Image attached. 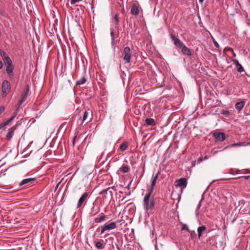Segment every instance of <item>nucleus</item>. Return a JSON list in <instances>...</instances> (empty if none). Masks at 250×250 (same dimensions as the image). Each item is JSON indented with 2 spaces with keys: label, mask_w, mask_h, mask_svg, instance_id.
I'll return each instance as SVG.
<instances>
[{
  "label": "nucleus",
  "mask_w": 250,
  "mask_h": 250,
  "mask_svg": "<svg viewBox=\"0 0 250 250\" xmlns=\"http://www.w3.org/2000/svg\"><path fill=\"white\" fill-rule=\"evenodd\" d=\"M143 202L144 208L146 211L149 210H152L154 208L155 202L153 199L150 200L148 196H145Z\"/></svg>",
  "instance_id": "1"
},
{
  "label": "nucleus",
  "mask_w": 250,
  "mask_h": 250,
  "mask_svg": "<svg viewBox=\"0 0 250 250\" xmlns=\"http://www.w3.org/2000/svg\"><path fill=\"white\" fill-rule=\"evenodd\" d=\"M117 227L116 224L114 222L104 224L101 228V233L103 234L106 231L115 229Z\"/></svg>",
  "instance_id": "2"
},
{
  "label": "nucleus",
  "mask_w": 250,
  "mask_h": 250,
  "mask_svg": "<svg viewBox=\"0 0 250 250\" xmlns=\"http://www.w3.org/2000/svg\"><path fill=\"white\" fill-rule=\"evenodd\" d=\"M6 65V72L10 78L13 76L14 66L12 60L4 62Z\"/></svg>",
  "instance_id": "3"
},
{
  "label": "nucleus",
  "mask_w": 250,
  "mask_h": 250,
  "mask_svg": "<svg viewBox=\"0 0 250 250\" xmlns=\"http://www.w3.org/2000/svg\"><path fill=\"white\" fill-rule=\"evenodd\" d=\"M112 187H109L106 189L103 190L100 194L103 195L105 199H107L108 200H111L112 198L113 192L112 189H113Z\"/></svg>",
  "instance_id": "4"
},
{
  "label": "nucleus",
  "mask_w": 250,
  "mask_h": 250,
  "mask_svg": "<svg viewBox=\"0 0 250 250\" xmlns=\"http://www.w3.org/2000/svg\"><path fill=\"white\" fill-rule=\"evenodd\" d=\"M212 136L215 139V142L217 143L218 142H222L225 140L226 137V135L223 132H215L213 133Z\"/></svg>",
  "instance_id": "5"
},
{
  "label": "nucleus",
  "mask_w": 250,
  "mask_h": 250,
  "mask_svg": "<svg viewBox=\"0 0 250 250\" xmlns=\"http://www.w3.org/2000/svg\"><path fill=\"white\" fill-rule=\"evenodd\" d=\"M123 54L124 55V60L125 61V62H129L131 58V50L130 47L128 46L125 47Z\"/></svg>",
  "instance_id": "6"
},
{
  "label": "nucleus",
  "mask_w": 250,
  "mask_h": 250,
  "mask_svg": "<svg viewBox=\"0 0 250 250\" xmlns=\"http://www.w3.org/2000/svg\"><path fill=\"white\" fill-rule=\"evenodd\" d=\"M170 37L175 46L179 48H181L185 44L177 38L174 34H171Z\"/></svg>",
  "instance_id": "7"
},
{
  "label": "nucleus",
  "mask_w": 250,
  "mask_h": 250,
  "mask_svg": "<svg viewBox=\"0 0 250 250\" xmlns=\"http://www.w3.org/2000/svg\"><path fill=\"white\" fill-rule=\"evenodd\" d=\"M11 86L7 80H4L2 83V91L5 96L10 91Z\"/></svg>",
  "instance_id": "8"
},
{
  "label": "nucleus",
  "mask_w": 250,
  "mask_h": 250,
  "mask_svg": "<svg viewBox=\"0 0 250 250\" xmlns=\"http://www.w3.org/2000/svg\"><path fill=\"white\" fill-rule=\"evenodd\" d=\"M29 91V85L26 86L25 90L24 93L21 95V98L20 101L19 102V106L21 105V104L26 100L27 95Z\"/></svg>",
  "instance_id": "9"
},
{
  "label": "nucleus",
  "mask_w": 250,
  "mask_h": 250,
  "mask_svg": "<svg viewBox=\"0 0 250 250\" xmlns=\"http://www.w3.org/2000/svg\"><path fill=\"white\" fill-rule=\"evenodd\" d=\"M88 193L86 192H85L83 194L81 197L80 198L78 203L77 204V208H80L83 202L86 200L88 198Z\"/></svg>",
  "instance_id": "10"
},
{
  "label": "nucleus",
  "mask_w": 250,
  "mask_h": 250,
  "mask_svg": "<svg viewBox=\"0 0 250 250\" xmlns=\"http://www.w3.org/2000/svg\"><path fill=\"white\" fill-rule=\"evenodd\" d=\"M177 186L185 188L187 185V180L185 178H181L176 181Z\"/></svg>",
  "instance_id": "11"
},
{
  "label": "nucleus",
  "mask_w": 250,
  "mask_h": 250,
  "mask_svg": "<svg viewBox=\"0 0 250 250\" xmlns=\"http://www.w3.org/2000/svg\"><path fill=\"white\" fill-rule=\"evenodd\" d=\"M250 145V141L248 142H239V143H235L231 144L229 146H226L225 148H228V147H232L234 146H246Z\"/></svg>",
  "instance_id": "12"
},
{
  "label": "nucleus",
  "mask_w": 250,
  "mask_h": 250,
  "mask_svg": "<svg viewBox=\"0 0 250 250\" xmlns=\"http://www.w3.org/2000/svg\"><path fill=\"white\" fill-rule=\"evenodd\" d=\"M106 216L103 212L99 214V217H95L94 221L95 223L99 224L105 220Z\"/></svg>",
  "instance_id": "13"
},
{
  "label": "nucleus",
  "mask_w": 250,
  "mask_h": 250,
  "mask_svg": "<svg viewBox=\"0 0 250 250\" xmlns=\"http://www.w3.org/2000/svg\"><path fill=\"white\" fill-rule=\"evenodd\" d=\"M94 243L95 244L96 248L99 250H104L105 248V243L104 244V240H100L99 241H94Z\"/></svg>",
  "instance_id": "14"
},
{
  "label": "nucleus",
  "mask_w": 250,
  "mask_h": 250,
  "mask_svg": "<svg viewBox=\"0 0 250 250\" xmlns=\"http://www.w3.org/2000/svg\"><path fill=\"white\" fill-rule=\"evenodd\" d=\"M181 49V52L184 55H187L188 56H190L192 55L191 52L189 48L187 47L185 44L183 45Z\"/></svg>",
  "instance_id": "15"
},
{
  "label": "nucleus",
  "mask_w": 250,
  "mask_h": 250,
  "mask_svg": "<svg viewBox=\"0 0 250 250\" xmlns=\"http://www.w3.org/2000/svg\"><path fill=\"white\" fill-rule=\"evenodd\" d=\"M15 130V127H11L8 130V132L6 134V137L8 140H10L13 137L14 131Z\"/></svg>",
  "instance_id": "16"
},
{
  "label": "nucleus",
  "mask_w": 250,
  "mask_h": 250,
  "mask_svg": "<svg viewBox=\"0 0 250 250\" xmlns=\"http://www.w3.org/2000/svg\"><path fill=\"white\" fill-rule=\"evenodd\" d=\"M130 13L132 15L134 16H137L139 14V10L137 4H133L131 8Z\"/></svg>",
  "instance_id": "17"
},
{
  "label": "nucleus",
  "mask_w": 250,
  "mask_h": 250,
  "mask_svg": "<svg viewBox=\"0 0 250 250\" xmlns=\"http://www.w3.org/2000/svg\"><path fill=\"white\" fill-rule=\"evenodd\" d=\"M35 180V178H29L27 179H23L19 183V186L21 187L22 185L27 184H30L32 183L33 181H34Z\"/></svg>",
  "instance_id": "18"
},
{
  "label": "nucleus",
  "mask_w": 250,
  "mask_h": 250,
  "mask_svg": "<svg viewBox=\"0 0 250 250\" xmlns=\"http://www.w3.org/2000/svg\"><path fill=\"white\" fill-rule=\"evenodd\" d=\"M0 56H1L4 62H6L7 61H9L11 60L10 58L7 55L6 53L3 50H0Z\"/></svg>",
  "instance_id": "19"
},
{
  "label": "nucleus",
  "mask_w": 250,
  "mask_h": 250,
  "mask_svg": "<svg viewBox=\"0 0 250 250\" xmlns=\"http://www.w3.org/2000/svg\"><path fill=\"white\" fill-rule=\"evenodd\" d=\"M245 104V101L237 102L235 105V108L239 111H240L243 108Z\"/></svg>",
  "instance_id": "20"
},
{
  "label": "nucleus",
  "mask_w": 250,
  "mask_h": 250,
  "mask_svg": "<svg viewBox=\"0 0 250 250\" xmlns=\"http://www.w3.org/2000/svg\"><path fill=\"white\" fill-rule=\"evenodd\" d=\"M89 113H92V111L90 110H85L83 112V118L81 121V125H82L85 121L87 119V117Z\"/></svg>",
  "instance_id": "21"
},
{
  "label": "nucleus",
  "mask_w": 250,
  "mask_h": 250,
  "mask_svg": "<svg viewBox=\"0 0 250 250\" xmlns=\"http://www.w3.org/2000/svg\"><path fill=\"white\" fill-rule=\"evenodd\" d=\"M111 32H110V36L111 38V45L112 47L114 48V49H115V34L114 30L110 29Z\"/></svg>",
  "instance_id": "22"
},
{
  "label": "nucleus",
  "mask_w": 250,
  "mask_h": 250,
  "mask_svg": "<svg viewBox=\"0 0 250 250\" xmlns=\"http://www.w3.org/2000/svg\"><path fill=\"white\" fill-rule=\"evenodd\" d=\"M159 174H160V172H158L155 176L153 175V176L152 177V179H151L152 181H151V186L155 187Z\"/></svg>",
  "instance_id": "23"
},
{
  "label": "nucleus",
  "mask_w": 250,
  "mask_h": 250,
  "mask_svg": "<svg viewBox=\"0 0 250 250\" xmlns=\"http://www.w3.org/2000/svg\"><path fill=\"white\" fill-rule=\"evenodd\" d=\"M206 229V227L205 226H199L197 229V232L198 237H200L202 235V232Z\"/></svg>",
  "instance_id": "24"
},
{
  "label": "nucleus",
  "mask_w": 250,
  "mask_h": 250,
  "mask_svg": "<svg viewBox=\"0 0 250 250\" xmlns=\"http://www.w3.org/2000/svg\"><path fill=\"white\" fill-rule=\"evenodd\" d=\"M86 79L84 76L82 77L80 80L76 82V85H80L85 83L86 82Z\"/></svg>",
  "instance_id": "25"
},
{
  "label": "nucleus",
  "mask_w": 250,
  "mask_h": 250,
  "mask_svg": "<svg viewBox=\"0 0 250 250\" xmlns=\"http://www.w3.org/2000/svg\"><path fill=\"white\" fill-rule=\"evenodd\" d=\"M146 124L149 125H154L155 122L152 118H146L145 120Z\"/></svg>",
  "instance_id": "26"
},
{
  "label": "nucleus",
  "mask_w": 250,
  "mask_h": 250,
  "mask_svg": "<svg viewBox=\"0 0 250 250\" xmlns=\"http://www.w3.org/2000/svg\"><path fill=\"white\" fill-rule=\"evenodd\" d=\"M129 167L127 165H123L120 168V170L122 171L123 173H126L129 170Z\"/></svg>",
  "instance_id": "27"
},
{
  "label": "nucleus",
  "mask_w": 250,
  "mask_h": 250,
  "mask_svg": "<svg viewBox=\"0 0 250 250\" xmlns=\"http://www.w3.org/2000/svg\"><path fill=\"white\" fill-rule=\"evenodd\" d=\"M17 114L16 112H14L13 115L11 116V118H10V119L5 121V122L6 123L7 125L14 119V118L16 116Z\"/></svg>",
  "instance_id": "28"
},
{
  "label": "nucleus",
  "mask_w": 250,
  "mask_h": 250,
  "mask_svg": "<svg viewBox=\"0 0 250 250\" xmlns=\"http://www.w3.org/2000/svg\"><path fill=\"white\" fill-rule=\"evenodd\" d=\"M120 148L122 151H125L127 148L126 143L125 142L122 143L120 145Z\"/></svg>",
  "instance_id": "29"
},
{
  "label": "nucleus",
  "mask_w": 250,
  "mask_h": 250,
  "mask_svg": "<svg viewBox=\"0 0 250 250\" xmlns=\"http://www.w3.org/2000/svg\"><path fill=\"white\" fill-rule=\"evenodd\" d=\"M154 187L151 186V187L148 189V193H147L145 195V196H148L149 198H150L152 193L153 192V189H154Z\"/></svg>",
  "instance_id": "30"
},
{
  "label": "nucleus",
  "mask_w": 250,
  "mask_h": 250,
  "mask_svg": "<svg viewBox=\"0 0 250 250\" xmlns=\"http://www.w3.org/2000/svg\"><path fill=\"white\" fill-rule=\"evenodd\" d=\"M237 71L239 72H242L244 71V69L241 64L240 63L238 64L237 66Z\"/></svg>",
  "instance_id": "31"
},
{
  "label": "nucleus",
  "mask_w": 250,
  "mask_h": 250,
  "mask_svg": "<svg viewBox=\"0 0 250 250\" xmlns=\"http://www.w3.org/2000/svg\"><path fill=\"white\" fill-rule=\"evenodd\" d=\"M182 230H187L189 231L188 227L186 224H183L182 227Z\"/></svg>",
  "instance_id": "32"
},
{
  "label": "nucleus",
  "mask_w": 250,
  "mask_h": 250,
  "mask_svg": "<svg viewBox=\"0 0 250 250\" xmlns=\"http://www.w3.org/2000/svg\"><path fill=\"white\" fill-rule=\"evenodd\" d=\"M7 125L6 124V123L5 122V121L1 124H0V129H1V128H2L3 127H5V126H6Z\"/></svg>",
  "instance_id": "33"
},
{
  "label": "nucleus",
  "mask_w": 250,
  "mask_h": 250,
  "mask_svg": "<svg viewBox=\"0 0 250 250\" xmlns=\"http://www.w3.org/2000/svg\"><path fill=\"white\" fill-rule=\"evenodd\" d=\"M213 43L214 45V46L216 47V48H219V44L218 43V42L215 41V40H214L213 41Z\"/></svg>",
  "instance_id": "34"
},
{
  "label": "nucleus",
  "mask_w": 250,
  "mask_h": 250,
  "mask_svg": "<svg viewBox=\"0 0 250 250\" xmlns=\"http://www.w3.org/2000/svg\"><path fill=\"white\" fill-rule=\"evenodd\" d=\"M128 206H130L131 207L130 209H132L133 210H134V208H135V206L134 204H133V203L129 204L128 205Z\"/></svg>",
  "instance_id": "35"
},
{
  "label": "nucleus",
  "mask_w": 250,
  "mask_h": 250,
  "mask_svg": "<svg viewBox=\"0 0 250 250\" xmlns=\"http://www.w3.org/2000/svg\"><path fill=\"white\" fill-rule=\"evenodd\" d=\"M21 123L19 121L17 122L15 125L13 127H15V130L17 129V127L21 125Z\"/></svg>",
  "instance_id": "36"
},
{
  "label": "nucleus",
  "mask_w": 250,
  "mask_h": 250,
  "mask_svg": "<svg viewBox=\"0 0 250 250\" xmlns=\"http://www.w3.org/2000/svg\"><path fill=\"white\" fill-rule=\"evenodd\" d=\"M5 109V107L3 106H1L0 107V114L2 113Z\"/></svg>",
  "instance_id": "37"
},
{
  "label": "nucleus",
  "mask_w": 250,
  "mask_h": 250,
  "mask_svg": "<svg viewBox=\"0 0 250 250\" xmlns=\"http://www.w3.org/2000/svg\"><path fill=\"white\" fill-rule=\"evenodd\" d=\"M4 10L0 7V15L1 16H4Z\"/></svg>",
  "instance_id": "38"
},
{
  "label": "nucleus",
  "mask_w": 250,
  "mask_h": 250,
  "mask_svg": "<svg viewBox=\"0 0 250 250\" xmlns=\"http://www.w3.org/2000/svg\"><path fill=\"white\" fill-rule=\"evenodd\" d=\"M114 18H115V20H116V22H118L119 21V18H118V15L117 14L115 15Z\"/></svg>",
  "instance_id": "39"
},
{
  "label": "nucleus",
  "mask_w": 250,
  "mask_h": 250,
  "mask_svg": "<svg viewBox=\"0 0 250 250\" xmlns=\"http://www.w3.org/2000/svg\"><path fill=\"white\" fill-rule=\"evenodd\" d=\"M203 159L201 157H200L197 159V162L198 163H200L201 162H202L203 161Z\"/></svg>",
  "instance_id": "40"
},
{
  "label": "nucleus",
  "mask_w": 250,
  "mask_h": 250,
  "mask_svg": "<svg viewBox=\"0 0 250 250\" xmlns=\"http://www.w3.org/2000/svg\"><path fill=\"white\" fill-rule=\"evenodd\" d=\"M232 61L233 62H234V63H235V64H236V66H237L238 64H240V63H239V62H238V61L237 60H236V59H235V60H233Z\"/></svg>",
  "instance_id": "41"
},
{
  "label": "nucleus",
  "mask_w": 250,
  "mask_h": 250,
  "mask_svg": "<svg viewBox=\"0 0 250 250\" xmlns=\"http://www.w3.org/2000/svg\"><path fill=\"white\" fill-rule=\"evenodd\" d=\"M201 206V201H200V202L197 206L196 211L200 208Z\"/></svg>",
  "instance_id": "42"
},
{
  "label": "nucleus",
  "mask_w": 250,
  "mask_h": 250,
  "mask_svg": "<svg viewBox=\"0 0 250 250\" xmlns=\"http://www.w3.org/2000/svg\"><path fill=\"white\" fill-rule=\"evenodd\" d=\"M201 206V201H200V202L197 206L196 211L200 208Z\"/></svg>",
  "instance_id": "43"
},
{
  "label": "nucleus",
  "mask_w": 250,
  "mask_h": 250,
  "mask_svg": "<svg viewBox=\"0 0 250 250\" xmlns=\"http://www.w3.org/2000/svg\"><path fill=\"white\" fill-rule=\"evenodd\" d=\"M229 112L228 110H223L222 112V113L223 114H228Z\"/></svg>",
  "instance_id": "44"
},
{
  "label": "nucleus",
  "mask_w": 250,
  "mask_h": 250,
  "mask_svg": "<svg viewBox=\"0 0 250 250\" xmlns=\"http://www.w3.org/2000/svg\"><path fill=\"white\" fill-rule=\"evenodd\" d=\"M196 161H192V162H191V166L192 167H194L196 165Z\"/></svg>",
  "instance_id": "45"
},
{
  "label": "nucleus",
  "mask_w": 250,
  "mask_h": 250,
  "mask_svg": "<svg viewBox=\"0 0 250 250\" xmlns=\"http://www.w3.org/2000/svg\"><path fill=\"white\" fill-rule=\"evenodd\" d=\"M76 138H77V136H75L74 137V138H73V139L72 144H73V146H74V145H75V140H76Z\"/></svg>",
  "instance_id": "46"
},
{
  "label": "nucleus",
  "mask_w": 250,
  "mask_h": 250,
  "mask_svg": "<svg viewBox=\"0 0 250 250\" xmlns=\"http://www.w3.org/2000/svg\"><path fill=\"white\" fill-rule=\"evenodd\" d=\"M229 50H231V51L233 52V57H235V56H236V54H235V53L233 52V49H232L231 48H229Z\"/></svg>",
  "instance_id": "47"
},
{
  "label": "nucleus",
  "mask_w": 250,
  "mask_h": 250,
  "mask_svg": "<svg viewBox=\"0 0 250 250\" xmlns=\"http://www.w3.org/2000/svg\"><path fill=\"white\" fill-rule=\"evenodd\" d=\"M100 208H99L98 210L96 212H94L93 215H96L97 213H98V212L100 211Z\"/></svg>",
  "instance_id": "48"
},
{
  "label": "nucleus",
  "mask_w": 250,
  "mask_h": 250,
  "mask_svg": "<svg viewBox=\"0 0 250 250\" xmlns=\"http://www.w3.org/2000/svg\"><path fill=\"white\" fill-rule=\"evenodd\" d=\"M244 177L245 179L248 180L249 178L250 177V176H245Z\"/></svg>",
  "instance_id": "49"
},
{
  "label": "nucleus",
  "mask_w": 250,
  "mask_h": 250,
  "mask_svg": "<svg viewBox=\"0 0 250 250\" xmlns=\"http://www.w3.org/2000/svg\"><path fill=\"white\" fill-rule=\"evenodd\" d=\"M2 66H3L2 63L1 61H0V69L2 68Z\"/></svg>",
  "instance_id": "50"
},
{
  "label": "nucleus",
  "mask_w": 250,
  "mask_h": 250,
  "mask_svg": "<svg viewBox=\"0 0 250 250\" xmlns=\"http://www.w3.org/2000/svg\"><path fill=\"white\" fill-rule=\"evenodd\" d=\"M209 156L208 155H206L205 156L204 158L203 159V160H207Z\"/></svg>",
  "instance_id": "51"
},
{
  "label": "nucleus",
  "mask_w": 250,
  "mask_h": 250,
  "mask_svg": "<svg viewBox=\"0 0 250 250\" xmlns=\"http://www.w3.org/2000/svg\"><path fill=\"white\" fill-rule=\"evenodd\" d=\"M204 0H199V2L202 3Z\"/></svg>",
  "instance_id": "52"
},
{
  "label": "nucleus",
  "mask_w": 250,
  "mask_h": 250,
  "mask_svg": "<svg viewBox=\"0 0 250 250\" xmlns=\"http://www.w3.org/2000/svg\"><path fill=\"white\" fill-rule=\"evenodd\" d=\"M217 152H218V151H217V150H216V151H215L214 152V153H217Z\"/></svg>",
  "instance_id": "53"
},
{
  "label": "nucleus",
  "mask_w": 250,
  "mask_h": 250,
  "mask_svg": "<svg viewBox=\"0 0 250 250\" xmlns=\"http://www.w3.org/2000/svg\"><path fill=\"white\" fill-rule=\"evenodd\" d=\"M59 184H60V183L58 184V185H57V187H58L59 186Z\"/></svg>",
  "instance_id": "54"
},
{
  "label": "nucleus",
  "mask_w": 250,
  "mask_h": 250,
  "mask_svg": "<svg viewBox=\"0 0 250 250\" xmlns=\"http://www.w3.org/2000/svg\"><path fill=\"white\" fill-rule=\"evenodd\" d=\"M92 209H94V207H93V208H92Z\"/></svg>",
  "instance_id": "55"
},
{
  "label": "nucleus",
  "mask_w": 250,
  "mask_h": 250,
  "mask_svg": "<svg viewBox=\"0 0 250 250\" xmlns=\"http://www.w3.org/2000/svg\"><path fill=\"white\" fill-rule=\"evenodd\" d=\"M117 249H119V248L118 246L117 247Z\"/></svg>",
  "instance_id": "56"
}]
</instances>
